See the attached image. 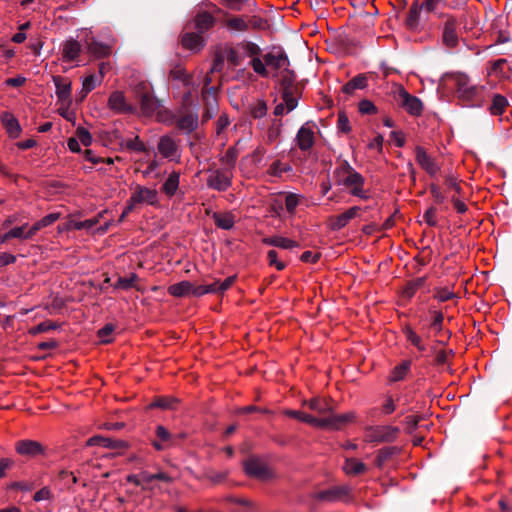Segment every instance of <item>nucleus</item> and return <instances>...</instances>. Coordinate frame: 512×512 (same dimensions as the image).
Instances as JSON below:
<instances>
[{
    "label": "nucleus",
    "instance_id": "49530a36",
    "mask_svg": "<svg viewBox=\"0 0 512 512\" xmlns=\"http://www.w3.org/2000/svg\"><path fill=\"white\" fill-rule=\"evenodd\" d=\"M451 78L455 83V92L457 96L461 93V90H465L471 86L469 77L464 73H453L451 74Z\"/></svg>",
    "mask_w": 512,
    "mask_h": 512
},
{
    "label": "nucleus",
    "instance_id": "ea45409f",
    "mask_svg": "<svg viewBox=\"0 0 512 512\" xmlns=\"http://www.w3.org/2000/svg\"><path fill=\"white\" fill-rule=\"evenodd\" d=\"M178 404V399L171 396L157 397L150 405V408H160L164 410H173Z\"/></svg>",
    "mask_w": 512,
    "mask_h": 512
},
{
    "label": "nucleus",
    "instance_id": "412c9836",
    "mask_svg": "<svg viewBox=\"0 0 512 512\" xmlns=\"http://www.w3.org/2000/svg\"><path fill=\"white\" fill-rule=\"evenodd\" d=\"M0 120L6 132L11 138H18L21 134V126L17 118L10 112L4 111L1 113Z\"/></svg>",
    "mask_w": 512,
    "mask_h": 512
},
{
    "label": "nucleus",
    "instance_id": "13d9d810",
    "mask_svg": "<svg viewBox=\"0 0 512 512\" xmlns=\"http://www.w3.org/2000/svg\"><path fill=\"white\" fill-rule=\"evenodd\" d=\"M337 129L342 133H349L351 131V125L349 122V118L345 111H339L338 112V119H337Z\"/></svg>",
    "mask_w": 512,
    "mask_h": 512
},
{
    "label": "nucleus",
    "instance_id": "9b49d317",
    "mask_svg": "<svg viewBox=\"0 0 512 512\" xmlns=\"http://www.w3.org/2000/svg\"><path fill=\"white\" fill-rule=\"evenodd\" d=\"M263 60L266 66L274 70L284 69L286 66H290L288 55L281 47H274L272 51L263 56Z\"/></svg>",
    "mask_w": 512,
    "mask_h": 512
},
{
    "label": "nucleus",
    "instance_id": "774afa93",
    "mask_svg": "<svg viewBox=\"0 0 512 512\" xmlns=\"http://www.w3.org/2000/svg\"><path fill=\"white\" fill-rule=\"evenodd\" d=\"M267 113V105L264 101H258L252 108H251V115L253 118H262Z\"/></svg>",
    "mask_w": 512,
    "mask_h": 512
},
{
    "label": "nucleus",
    "instance_id": "ddd939ff",
    "mask_svg": "<svg viewBox=\"0 0 512 512\" xmlns=\"http://www.w3.org/2000/svg\"><path fill=\"white\" fill-rule=\"evenodd\" d=\"M483 90V87L471 85L465 90H461V93L457 96L458 100L465 107H481L483 104L479 94Z\"/></svg>",
    "mask_w": 512,
    "mask_h": 512
},
{
    "label": "nucleus",
    "instance_id": "72a5a7b5",
    "mask_svg": "<svg viewBox=\"0 0 512 512\" xmlns=\"http://www.w3.org/2000/svg\"><path fill=\"white\" fill-rule=\"evenodd\" d=\"M81 52V45L75 39L66 41L63 45V58L67 61H74Z\"/></svg>",
    "mask_w": 512,
    "mask_h": 512
},
{
    "label": "nucleus",
    "instance_id": "a878e982",
    "mask_svg": "<svg viewBox=\"0 0 512 512\" xmlns=\"http://www.w3.org/2000/svg\"><path fill=\"white\" fill-rule=\"evenodd\" d=\"M178 147L175 141L170 136H162L158 143V151L165 157L172 159L177 153Z\"/></svg>",
    "mask_w": 512,
    "mask_h": 512
},
{
    "label": "nucleus",
    "instance_id": "680f3d73",
    "mask_svg": "<svg viewBox=\"0 0 512 512\" xmlns=\"http://www.w3.org/2000/svg\"><path fill=\"white\" fill-rule=\"evenodd\" d=\"M456 294L454 292L449 291L447 288H436L434 298L440 302H445L451 299L456 298Z\"/></svg>",
    "mask_w": 512,
    "mask_h": 512
},
{
    "label": "nucleus",
    "instance_id": "c03bdc74",
    "mask_svg": "<svg viewBox=\"0 0 512 512\" xmlns=\"http://www.w3.org/2000/svg\"><path fill=\"white\" fill-rule=\"evenodd\" d=\"M239 155V150L236 146L229 147L225 154L220 158V161L227 166L228 171L233 169Z\"/></svg>",
    "mask_w": 512,
    "mask_h": 512
},
{
    "label": "nucleus",
    "instance_id": "58836bf2",
    "mask_svg": "<svg viewBox=\"0 0 512 512\" xmlns=\"http://www.w3.org/2000/svg\"><path fill=\"white\" fill-rule=\"evenodd\" d=\"M296 83V74L293 70L289 69V66H286L281 71V79L280 85L282 91H290L293 90V85Z\"/></svg>",
    "mask_w": 512,
    "mask_h": 512
},
{
    "label": "nucleus",
    "instance_id": "3c124183",
    "mask_svg": "<svg viewBox=\"0 0 512 512\" xmlns=\"http://www.w3.org/2000/svg\"><path fill=\"white\" fill-rule=\"evenodd\" d=\"M216 285H217V283L196 286L192 283L191 296L200 297L205 294L216 293Z\"/></svg>",
    "mask_w": 512,
    "mask_h": 512
},
{
    "label": "nucleus",
    "instance_id": "864d4df0",
    "mask_svg": "<svg viewBox=\"0 0 512 512\" xmlns=\"http://www.w3.org/2000/svg\"><path fill=\"white\" fill-rule=\"evenodd\" d=\"M406 338L414 345L419 351H425V346L422 344L421 338L412 330L411 327L404 328Z\"/></svg>",
    "mask_w": 512,
    "mask_h": 512
},
{
    "label": "nucleus",
    "instance_id": "f03ea898",
    "mask_svg": "<svg viewBox=\"0 0 512 512\" xmlns=\"http://www.w3.org/2000/svg\"><path fill=\"white\" fill-rule=\"evenodd\" d=\"M135 100L140 105L141 113L144 116H152L159 108L160 101L154 96L153 89L149 83L139 82L134 89Z\"/></svg>",
    "mask_w": 512,
    "mask_h": 512
},
{
    "label": "nucleus",
    "instance_id": "603ef678",
    "mask_svg": "<svg viewBox=\"0 0 512 512\" xmlns=\"http://www.w3.org/2000/svg\"><path fill=\"white\" fill-rule=\"evenodd\" d=\"M249 29L266 30L269 27L268 21L260 16H247Z\"/></svg>",
    "mask_w": 512,
    "mask_h": 512
},
{
    "label": "nucleus",
    "instance_id": "37998d69",
    "mask_svg": "<svg viewBox=\"0 0 512 512\" xmlns=\"http://www.w3.org/2000/svg\"><path fill=\"white\" fill-rule=\"evenodd\" d=\"M411 362L409 360H405L401 362L399 365L395 366L392 370L390 380L392 382L401 381L405 378L408 371L410 370Z\"/></svg>",
    "mask_w": 512,
    "mask_h": 512
},
{
    "label": "nucleus",
    "instance_id": "a18cd8bd",
    "mask_svg": "<svg viewBox=\"0 0 512 512\" xmlns=\"http://www.w3.org/2000/svg\"><path fill=\"white\" fill-rule=\"evenodd\" d=\"M88 51L95 57L102 58L109 55L110 47L93 40L88 44Z\"/></svg>",
    "mask_w": 512,
    "mask_h": 512
},
{
    "label": "nucleus",
    "instance_id": "aec40b11",
    "mask_svg": "<svg viewBox=\"0 0 512 512\" xmlns=\"http://www.w3.org/2000/svg\"><path fill=\"white\" fill-rule=\"evenodd\" d=\"M157 191L155 189H149L137 185L135 191L131 195L132 203H143L146 202L148 204H155L157 202Z\"/></svg>",
    "mask_w": 512,
    "mask_h": 512
},
{
    "label": "nucleus",
    "instance_id": "6e6552de",
    "mask_svg": "<svg viewBox=\"0 0 512 512\" xmlns=\"http://www.w3.org/2000/svg\"><path fill=\"white\" fill-rule=\"evenodd\" d=\"M458 21L452 15H447L443 25L442 41L445 46L454 48L459 43V36L457 32Z\"/></svg>",
    "mask_w": 512,
    "mask_h": 512
},
{
    "label": "nucleus",
    "instance_id": "dca6fc26",
    "mask_svg": "<svg viewBox=\"0 0 512 512\" xmlns=\"http://www.w3.org/2000/svg\"><path fill=\"white\" fill-rule=\"evenodd\" d=\"M361 207L353 206L343 212L340 215L330 217L329 219V227L333 231H339L343 229L350 220L354 219L358 216L359 211H361Z\"/></svg>",
    "mask_w": 512,
    "mask_h": 512
},
{
    "label": "nucleus",
    "instance_id": "c85d7f7f",
    "mask_svg": "<svg viewBox=\"0 0 512 512\" xmlns=\"http://www.w3.org/2000/svg\"><path fill=\"white\" fill-rule=\"evenodd\" d=\"M400 453V448L396 446L383 447L377 451L375 458V465L382 468L384 464L392 459L395 455Z\"/></svg>",
    "mask_w": 512,
    "mask_h": 512
},
{
    "label": "nucleus",
    "instance_id": "1a4fd4ad",
    "mask_svg": "<svg viewBox=\"0 0 512 512\" xmlns=\"http://www.w3.org/2000/svg\"><path fill=\"white\" fill-rule=\"evenodd\" d=\"M216 23L215 17L207 11H198L191 23L186 29L195 30L199 34H203L210 30Z\"/></svg>",
    "mask_w": 512,
    "mask_h": 512
},
{
    "label": "nucleus",
    "instance_id": "5701e85b",
    "mask_svg": "<svg viewBox=\"0 0 512 512\" xmlns=\"http://www.w3.org/2000/svg\"><path fill=\"white\" fill-rule=\"evenodd\" d=\"M296 141L302 151H307L314 145V132L303 125L297 132Z\"/></svg>",
    "mask_w": 512,
    "mask_h": 512
},
{
    "label": "nucleus",
    "instance_id": "f257e3e1",
    "mask_svg": "<svg viewBox=\"0 0 512 512\" xmlns=\"http://www.w3.org/2000/svg\"><path fill=\"white\" fill-rule=\"evenodd\" d=\"M285 414L294 419L300 420L302 422L308 423L312 426L318 428H329V429H340L347 423L351 422L354 418L353 413H345L340 415H331L329 417H315L310 414L296 411V410H287Z\"/></svg>",
    "mask_w": 512,
    "mask_h": 512
},
{
    "label": "nucleus",
    "instance_id": "bf43d9fd",
    "mask_svg": "<svg viewBox=\"0 0 512 512\" xmlns=\"http://www.w3.org/2000/svg\"><path fill=\"white\" fill-rule=\"evenodd\" d=\"M291 91L292 90H290V91H282V98H283V101H284L283 104L285 105V107L287 109V112H291L298 105V99H297V97H295V95L292 94Z\"/></svg>",
    "mask_w": 512,
    "mask_h": 512
},
{
    "label": "nucleus",
    "instance_id": "423d86ee",
    "mask_svg": "<svg viewBox=\"0 0 512 512\" xmlns=\"http://www.w3.org/2000/svg\"><path fill=\"white\" fill-rule=\"evenodd\" d=\"M365 179L363 176L357 171H353L347 174L343 179L338 180L339 185H344L346 187L351 188L350 193L353 196L359 197L361 199H369L370 195L367 191L363 190Z\"/></svg>",
    "mask_w": 512,
    "mask_h": 512
},
{
    "label": "nucleus",
    "instance_id": "4468645a",
    "mask_svg": "<svg viewBox=\"0 0 512 512\" xmlns=\"http://www.w3.org/2000/svg\"><path fill=\"white\" fill-rule=\"evenodd\" d=\"M228 169L216 170L207 179V185L209 188L219 192L226 191L232 185L231 176L227 175Z\"/></svg>",
    "mask_w": 512,
    "mask_h": 512
},
{
    "label": "nucleus",
    "instance_id": "4be33fe9",
    "mask_svg": "<svg viewBox=\"0 0 512 512\" xmlns=\"http://www.w3.org/2000/svg\"><path fill=\"white\" fill-rule=\"evenodd\" d=\"M199 124L197 112H188L179 116L176 120L178 129L185 133H191L197 129Z\"/></svg>",
    "mask_w": 512,
    "mask_h": 512
},
{
    "label": "nucleus",
    "instance_id": "2f4dec72",
    "mask_svg": "<svg viewBox=\"0 0 512 512\" xmlns=\"http://www.w3.org/2000/svg\"><path fill=\"white\" fill-rule=\"evenodd\" d=\"M204 111L202 114V123L208 122L217 112L218 102L214 96L204 95Z\"/></svg>",
    "mask_w": 512,
    "mask_h": 512
},
{
    "label": "nucleus",
    "instance_id": "9d476101",
    "mask_svg": "<svg viewBox=\"0 0 512 512\" xmlns=\"http://www.w3.org/2000/svg\"><path fill=\"white\" fill-rule=\"evenodd\" d=\"M108 107L116 113L120 114H134L137 108L127 103L125 95L121 91H114L108 99Z\"/></svg>",
    "mask_w": 512,
    "mask_h": 512
},
{
    "label": "nucleus",
    "instance_id": "39448f33",
    "mask_svg": "<svg viewBox=\"0 0 512 512\" xmlns=\"http://www.w3.org/2000/svg\"><path fill=\"white\" fill-rule=\"evenodd\" d=\"M399 432L396 426H376L368 429L367 437L370 442L391 443L397 439Z\"/></svg>",
    "mask_w": 512,
    "mask_h": 512
},
{
    "label": "nucleus",
    "instance_id": "b1692460",
    "mask_svg": "<svg viewBox=\"0 0 512 512\" xmlns=\"http://www.w3.org/2000/svg\"><path fill=\"white\" fill-rule=\"evenodd\" d=\"M305 404L309 409L317 412L321 417H329L335 415L329 402L324 399L314 398L306 401Z\"/></svg>",
    "mask_w": 512,
    "mask_h": 512
},
{
    "label": "nucleus",
    "instance_id": "de8ad7c7",
    "mask_svg": "<svg viewBox=\"0 0 512 512\" xmlns=\"http://www.w3.org/2000/svg\"><path fill=\"white\" fill-rule=\"evenodd\" d=\"M426 282V277H419L414 280H411L407 283L405 289H404V295L407 298H411L414 296L416 291L420 289Z\"/></svg>",
    "mask_w": 512,
    "mask_h": 512
},
{
    "label": "nucleus",
    "instance_id": "79ce46f5",
    "mask_svg": "<svg viewBox=\"0 0 512 512\" xmlns=\"http://www.w3.org/2000/svg\"><path fill=\"white\" fill-rule=\"evenodd\" d=\"M227 27L238 32L249 30L247 16H233L227 20Z\"/></svg>",
    "mask_w": 512,
    "mask_h": 512
},
{
    "label": "nucleus",
    "instance_id": "0e129e2a",
    "mask_svg": "<svg viewBox=\"0 0 512 512\" xmlns=\"http://www.w3.org/2000/svg\"><path fill=\"white\" fill-rule=\"evenodd\" d=\"M298 203H299V196L297 194H294V193H287L286 194V197H285V207H286V210L290 214L294 213Z\"/></svg>",
    "mask_w": 512,
    "mask_h": 512
},
{
    "label": "nucleus",
    "instance_id": "8fccbe9b",
    "mask_svg": "<svg viewBox=\"0 0 512 512\" xmlns=\"http://www.w3.org/2000/svg\"><path fill=\"white\" fill-rule=\"evenodd\" d=\"M249 64L251 65L252 69L254 70V72L256 74H258L259 76L261 77H268L269 76V71L266 67V64L264 62V60L262 61L260 59V56H256V57H253Z\"/></svg>",
    "mask_w": 512,
    "mask_h": 512
},
{
    "label": "nucleus",
    "instance_id": "bb28decb",
    "mask_svg": "<svg viewBox=\"0 0 512 512\" xmlns=\"http://www.w3.org/2000/svg\"><path fill=\"white\" fill-rule=\"evenodd\" d=\"M262 242L265 245L274 246L282 249H293L300 246L298 242L282 236L265 237L262 239Z\"/></svg>",
    "mask_w": 512,
    "mask_h": 512
},
{
    "label": "nucleus",
    "instance_id": "f3484780",
    "mask_svg": "<svg viewBox=\"0 0 512 512\" xmlns=\"http://www.w3.org/2000/svg\"><path fill=\"white\" fill-rule=\"evenodd\" d=\"M349 494L350 488L348 486H334L330 489L317 492L314 497L321 501L335 502L344 499Z\"/></svg>",
    "mask_w": 512,
    "mask_h": 512
},
{
    "label": "nucleus",
    "instance_id": "f704fd0d",
    "mask_svg": "<svg viewBox=\"0 0 512 512\" xmlns=\"http://www.w3.org/2000/svg\"><path fill=\"white\" fill-rule=\"evenodd\" d=\"M192 282L181 281L168 287V292L174 297H190L191 296Z\"/></svg>",
    "mask_w": 512,
    "mask_h": 512
},
{
    "label": "nucleus",
    "instance_id": "4c0bfd02",
    "mask_svg": "<svg viewBox=\"0 0 512 512\" xmlns=\"http://www.w3.org/2000/svg\"><path fill=\"white\" fill-rule=\"evenodd\" d=\"M237 45L240 51L243 52L244 56H247L251 59L256 56H261L262 54L261 47L252 41L243 40L238 42Z\"/></svg>",
    "mask_w": 512,
    "mask_h": 512
},
{
    "label": "nucleus",
    "instance_id": "393cba45",
    "mask_svg": "<svg viewBox=\"0 0 512 512\" xmlns=\"http://www.w3.org/2000/svg\"><path fill=\"white\" fill-rule=\"evenodd\" d=\"M423 9V6L418 3V1H415L409 8V11L407 13V17L405 20V24L408 29L410 30H417L420 24V15L421 10Z\"/></svg>",
    "mask_w": 512,
    "mask_h": 512
},
{
    "label": "nucleus",
    "instance_id": "2eb2a0df",
    "mask_svg": "<svg viewBox=\"0 0 512 512\" xmlns=\"http://www.w3.org/2000/svg\"><path fill=\"white\" fill-rule=\"evenodd\" d=\"M87 446H102L114 450H125L129 447L128 442L120 439H114L96 435L89 438L86 442Z\"/></svg>",
    "mask_w": 512,
    "mask_h": 512
},
{
    "label": "nucleus",
    "instance_id": "4d7b16f0",
    "mask_svg": "<svg viewBox=\"0 0 512 512\" xmlns=\"http://www.w3.org/2000/svg\"><path fill=\"white\" fill-rule=\"evenodd\" d=\"M291 170L292 167L290 165H282V163L277 160L270 165L268 173L275 177H281L282 173L290 172Z\"/></svg>",
    "mask_w": 512,
    "mask_h": 512
},
{
    "label": "nucleus",
    "instance_id": "0eeeda50",
    "mask_svg": "<svg viewBox=\"0 0 512 512\" xmlns=\"http://www.w3.org/2000/svg\"><path fill=\"white\" fill-rule=\"evenodd\" d=\"M244 470L247 475L261 481H267L273 478V472L259 459L251 458L244 463Z\"/></svg>",
    "mask_w": 512,
    "mask_h": 512
},
{
    "label": "nucleus",
    "instance_id": "6ab92c4d",
    "mask_svg": "<svg viewBox=\"0 0 512 512\" xmlns=\"http://www.w3.org/2000/svg\"><path fill=\"white\" fill-rule=\"evenodd\" d=\"M56 87V95L62 104L71 102V81L62 76H53Z\"/></svg>",
    "mask_w": 512,
    "mask_h": 512
},
{
    "label": "nucleus",
    "instance_id": "20e7f679",
    "mask_svg": "<svg viewBox=\"0 0 512 512\" xmlns=\"http://www.w3.org/2000/svg\"><path fill=\"white\" fill-rule=\"evenodd\" d=\"M15 451L27 459H35L40 456H46L47 447L41 442L31 439H21L15 442Z\"/></svg>",
    "mask_w": 512,
    "mask_h": 512
},
{
    "label": "nucleus",
    "instance_id": "09e8293b",
    "mask_svg": "<svg viewBox=\"0 0 512 512\" xmlns=\"http://www.w3.org/2000/svg\"><path fill=\"white\" fill-rule=\"evenodd\" d=\"M138 280V276L135 273H131L129 277H118L116 283L114 284V288L129 290L132 287H135V283Z\"/></svg>",
    "mask_w": 512,
    "mask_h": 512
},
{
    "label": "nucleus",
    "instance_id": "7ed1b4c3",
    "mask_svg": "<svg viewBox=\"0 0 512 512\" xmlns=\"http://www.w3.org/2000/svg\"><path fill=\"white\" fill-rule=\"evenodd\" d=\"M392 95L396 104L409 115L418 117L422 114L424 106L421 99L410 94L403 86H396Z\"/></svg>",
    "mask_w": 512,
    "mask_h": 512
},
{
    "label": "nucleus",
    "instance_id": "a211bd4d",
    "mask_svg": "<svg viewBox=\"0 0 512 512\" xmlns=\"http://www.w3.org/2000/svg\"><path fill=\"white\" fill-rule=\"evenodd\" d=\"M181 44L186 49L196 51L205 46V39L195 30L187 29V31L182 34Z\"/></svg>",
    "mask_w": 512,
    "mask_h": 512
},
{
    "label": "nucleus",
    "instance_id": "5fc2aeb1",
    "mask_svg": "<svg viewBox=\"0 0 512 512\" xmlns=\"http://www.w3.org/2000/svg\"><path fill=\"white\" fill-rule=\"evenodd\" d=\"M430 313L433 314V320L430 327L436 331L437 334L443 331L444 315L441 311L430 309Z\"/></svg>",
    "mask_w": 512,
    "mask_h": 512
},
{
    "label": "nucleus",
    "instance_id": "e2e57ef3",
    "mask_svg": "<svg viewBox=\"0 0 512 512\" xmlns=\"http://www.w3.org/2000/svg\"><path fill=\"white\" fill-rule=\"evenodd\" d=\"M358 109L361 114H376L377 107L368 99H363L358 104Z\"/></svg>",
    "mask_w": 512,
    "mask_h": 512
},
{
    "label": "nucleus",
    "instance_id": "cd10ccee",
    "mask_svg": "<svg viewBox=\"0 0 512 512\" xmlns=\"http://www.w3.org/2000/svg\"><path fill=\"white\" fill-rule=\"evenodd\" d=\"M223 54L232 68L241 65L244 61V55L240 53V49L237 44L235 46L226 45Z\"/></svg>",
    "mask_w": 512,
    "mask_h": 512
},
{
    "label": "nucleus",
    "instance_id": "c756f323",
    "mask_svg": "<svg viewBox=\"0 0 512 512\" xmlns=\"http://www.w3.org/2000/svg\"><path fill=\"white\" fill-rule=\"evenodd\" d=\"M367 87V76L365 74H358L351 80H349L343 87V93L347 95H353L355 90L364 89Z\"/></svg>",
    "mask_w": 512,
    "mask_h": 512
},
{
    "label": "nucleus",
    "instance_id": "7c9ffc66",
    "mask_svg": "<svg viewBox=\"0 0 512 512\" xmlns=\"http://www.w3.org/2000/svg\"><path fill=\"white\" fill-rule=\"evenodd\" d=\"M346 474L357 476L367 471V466L356 458H347L343 465Z\"/></svg>",
    "mask_w": 512,
    "mask_h": 512
},
{
    "label": "nucleus",
    "instance_id": "a19ab883",
    "mask_svg": "<svg viewBox=\"0 0 512 512\" xmlns=\"http://www.w3.org/2000/svg\"><path fill=\"white\" fill-rule=\"evenodd\" d=\"M508 106V100L501 94H495L492 99V103L489 107V111L492 115L498 116L505 112Z\"/></svg>",
    "mask_w": 512,
    "mask_h": 512
},
{
    "label": "nucleus",
    "instance_id": "e433bc0d",
    "mask_svg": "<svg viewBox=\"0 0 512 512\" xmlns=\"http://www.w3.org/2000/svg\"><path fill=\"white\" fill-rule=\"evenodd\" d=\"M179 179H180V173L179 172H176V171H173L169 176L168 178L166 179V181L163 183L162 185V191L168 196V197H172L177 189H178V186H179Z\"/></svg>",
    "mask_w": 512,
    "mask_h": 512
},
{
    "label": "nucleus",
    "instance_id": "473e14b6",
    "mask_svg": "<svg viewBox=\"0 0 512 512\" xmlns=\"http://www.w3.org/2000/svg\"><path fill=\"white\" fill-rule=\"evenodd\" d=\"M60 217L59 213H50L44 216L41 220L33 224V226L26 232V237H33L39 230L47 227L56 222Z\"/></svg>",
    "mask_w": 512,
    "mask_h": 512
},
{
    "label": "nucleus",
    "instance_id": "6e6d98bb",
    "mask_svg": "<svg viewBox=\"0 0 512 512\" xmlns=\"http://www.w3.org/2000/svg\"><path fill=\"white\" fill-rule=\"evenodd\" d=\"M115 330V325L112 323L106 324L103 328L98 330L97 335L98 338L101 340L102 343H110L112 342L111 335Z\"/></svg>",
    "mask_w": 512,
    "mask_h": 512
},
{
    "label": "nucleus",
    "instance_id": "c9c22d12",
    "mask_svg": "<svg viewBox=\"0 0 512 512\" xmlns=\"http://www.w3.org/2000/svg\"><path fill=\"white\" fill-rule=\"evenodd\" d=\"M215 225L224 230H230L233 228L235 220L234 216L230 213H218L215 212L212 215Z\"/></svg>",
    "mask_w": 512,
    "mask_h": 512
},
{
    "label": "nucleus",
    "instance_id": "338daca9",
    "mask_svg": "<svg viewBox=\"0 0 512 512\" xmlns=\"http://www.w3.org/2000/svg\"><path fill=\"white\" fill-rule=\"evenodd\" d=\"M125 146L130 151L145 152L146 148L143 142L136 136L134 139H129L125 142Z\"/></svg>",
    "mask_w": 512,
    "mask_h": 512
},
{
    "label": "nucleus",
    "instance_id": "f8f14e48",
    "mask_svg": "<svg viewBox=\"0 0 512 512\" xmlns=\"http://www.w3.org/2000/svg\"><path fill=\"white\" fill-rule=\"evenodd\" d=\"M416 161L425 172L434 177L440 170L435 160L421 146L415 148Z\"/></svg>",
    "mask_w": 512,
    "mask_h": 512
},
{
    "label": "nucleus",
    "instance_id": "052dcab7",
    "mask_svg": "<svg viewBox=\"0 0 512 512\" xmlns=\"http://www.w3.org/2000/svg\"><path fill=\"white\" fill-rule=\"evenodd\" d=\"M227 501L242 506L245 512H253L255 510V504L246 498L229 497Z\"/></svg>",
    "mask_w": 512,
    "mask_h": 512
},
{
    "label": "nucleus",
    "instance_id": "69168bd1",
    "mask_svg": "<svg viewBox=\"0 0 512 512\" xmlns=\"http://www.w3.org/2000/svg\"><path fill=\"white\" fill-rule=\"evenodd\" d=\"M76 134H77V138H78L79 142H81L82 145H84L85 147H88L91 145L92 135L90 134V132L88 130H86L83 127H79L76 130Z\"/></svg>",
    "mask_w": 512,
    "mask_h": 512
}]
</instances>
